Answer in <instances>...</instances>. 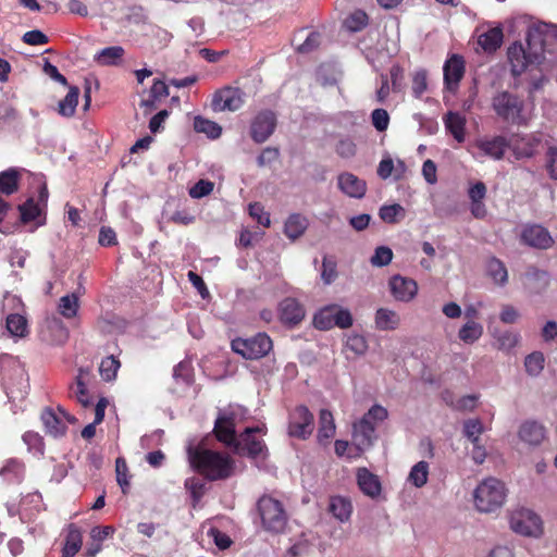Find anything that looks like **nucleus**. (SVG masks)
<instances>
[{
	"label": "nucleus",
	"mask_w": 557,
	"mask_h": 557,
	"mask_svg": "<svg viewBox=\"0 0 557 557\" xmlns=\"http://www.w3.org/2000/svg\"><path fill=\"white\" fill-rule=\"evenodd\" d=\"M244 414L240 406L231 407L230 412L222 413L215 421L214 432L219 441L231 446L240 455H248L257 458L263 455L264 444L256 437V433H261L262 428H247L237 440L235 436V424L238 417Z\"/></svg>",
	"instance_id": "nucleus-1"
},
{
	"label": "nucleus",
	"mask_w": 557,
	"mask_h": 557,
	"mask_svg": "<svg viewBox=\"0 0 557 557\" xmlns=\"http://www.w3.org/2000/svg\"><path fill=\"white\" fill-rule=\"evenodd\" d=\"M244 414L240 406L231 407L230 412L222 413L215 421L214 432L219 441L231 446L240 455H248L257 458L263 455L264 444L256 437V433H261L262 428H247L237 440L235 436V424L238 417Z\"/></svg>",
	"instance_id": "nucleus-2"
},
{
	"label": "nucleus",
	"mask_w": 557,
	"mask_h": 557,
	"mask_svg": "<svg viewBox=\"0 0 557 557\" xmlns=\"http://www.w3.org/2000/svg\"><path fill=\"white\" fill-rule=\"evenodd\" d=\"M548 27L545 23L529 26L527 34L529 52L520 42H515L508 48V60L513 76L521 75L530 65L541 62L545 44L544 36Z\"/></svg>",
	"instance_id": "nucleus-3"
},
{
	"label": "nucleus",
	"mask_w": 557,
	"mask_h": 557,
	"mask_svg": "<svg viewBox=\"0 0 557 557\" xmlns=\"http://www.w3.org/2000/svg\"><path fill=\"white\" fill-rule=\"evenodd\" d=\"M187 453L191 467L209 480H222L234 472V462L225 454L191 446Z\"/></svg>",
	"instance_id": "nucleus-4"
},
{
	"label": "nucleus",
	"mask_w": 557,
	"mask_h": 557,
	"mask_svg": "<svg viewBox=\"0 0 557 557\" xmlns=\"http://www.w3.org/2000/svg\"><path fill=\"white\" fill-rule=\"evenodd\" d=\"M388 418L385 407L373 405L359 420L352 424V442L359 450L369 449L376 441V429Z\"/></svg>",
	"instance_id": "nucleus-5"
},
{
	"label": "nucleus",
	"mask_w": 557,
	"mask_h": 557,
	"mask_svg": "<svg viewBox=\"0 0 557 557\" xmlns=\"http://www.w3.org/2000/svg\"><path fill=\"white\" fill-rule=\"evenodd\" d=\"M506 496L505 484L495 478H487L475 487L473 502L480 512L490 513L503 507Z\"/></svg>",
	"instance_id": "nucleus-6"
},
{
	"label": "nucleus",
	"mask_w": 557,
	"mask_h": 557,
	"mask_svg": "<svg viewBox=\"0 0 557 557\" xmlns=\"http://www.w3.org/2000/svg\"><path fill=\"white\" fill-rule=\"evenodd\" d=\"M493 108L498 116L516 125H524L531 119L523 100L508 91H502L493 98Z\"/></svg>",
	"instance_id": "nucleus-7"
},
{
	"label": "nucleus",
	"mask_w": 557,
	"mask_h": 557,
	"mask_svg": "<svg viewBox=\"0 0 557 557\" xmlns=\"http://www.w3.org/2000/svg\"><path fill=\"white\" fill-rule=\"evenodd\" d=\"M312 323L320 331H329L333 327L344 330L354 324V318L349 309L337 304H329L317 310Z\"/></svg>",
	"instance_id": "nucleus-8"
},
{
	"label": "nucleus",
	"mask_w": 557,
	"mask_h": 557,
	"mask_svg": "<svg viewBox=\"0 0 557 557\" xmlns=\"http://www.w3.org/2000/svg\"><path fill=\"white\" fill-rule=\"evenodd\" d=\"M509 148V140L502 135L482 136L476 138L468 147L473 159L483 162L485 159L499 161L505 157Z\"/></svg>",
	"instance_id": "nucleus-9"
},
{
	"label": "nucleus",
	"mask_w": 557,
	"mask_h": 557,
	"mask_svg": "<svg viewBox=\"0 0 557 557\" xmlns=\"http://www.w3.org/2000/svg\"><path fill=\"white\" fill-rule=\"evenodd\" d=\"M258 511L265 531L280 533L285 529L287 513L280 500L270 496H263L258 502Z\"/></svg>",
	"instance_id": "nucleus-10"
},
{
	"label": "nucleus",
	"mask_w": 557,
	"mask_h": 557,
	"mask_svg": "<svg viewBox=\"0 0 557 557\" xmlns=\"http://www.w3.org/2000/svg\"><path fill=\"white\" fill-rule=\"evenodd\" d=\"M510 529L520 535L539 537L543 533L541 517L533 510L524 507L513 509L509 515Z\"/></svg>",
	"instance_id": "nucleus-11"
},
{
	"label": "nucleus",
	"mask_w": 557,
	"mask_h": 557,
	"mask_svg": "<svg viewBox=\"0 0 557 557\" xmlns=\"http://www.w3.org/2000/svg\"><path fill=\"white\" fill-rule=\"evenodd\" d=\"M232 349L246 359H259L272 349V341L267 334L259 333L250 338L234 339Z\"/></svg>",
	"instance_id": "nucleus-12"
},
{
	"label": "nucleus",
	"mask_w": 557,
	"mask_h": 557,
	"mask_svg": "<svg viewBox=\"0 0 557 557\" xmlns=\"http://www.w3.org/2000/svg\"><path fill=\"white\" fill-rule=\"evenodd\" d=\"M313 414L305 406L296 407L288 419V435L298 440H307L313 432Z\"/></svg>",
	"instance_id": "nucleus-13"
},
{
	"label": "nucleus",
	"mask_w": 557,
	"mask_h": 557,
	"mask_svg": "<svg viewBox=\"0 0 557 557\" xmlns=\"http://www.w3.org/2000/svg\"><path fill=\"white\" fill-rule=\"evenodd\" d=\"M388 289L396 301L408 304L417 297L419 286L413 278L395 274L388 280Z\"/></svg>",
	"instance_id": "nucleus-14"
},
{
	"label": "nucleus",
	"mask_w": 557,
	"mask_h": 557,
	"mask_svg": "<svg viewBox=\"0 0 557 557\" xmlns=\"http://www.w3.org/2000/svg\"><path fill=\"white\" fill-rule=\"evenodd\" d=\"M41 420L48 434L53 437L62 436L66 432V423H74L76 419L69 414L64 409L58 411L45 409L41 413Z\"/></svg>",
	"instance_id": "nucleus-15"
},
{
	"label": "nucleus",
	"mask_w": 557,
	"mask_h": 557,
	"mask_svg": "<svg viewBox=\"0 0 557 557\" xmlns=\"http://www.w3.org/2000/svg\"><path fill=\"white\" fill-rule=\"evenodd\" d=\"M244 104V94L238 88L226 87L216 91L212 98L215 112L236 111Z\"/></svg>",
	"instance_id": "nucleus-16"
},
{
	"label": "nucleus",
	"mask_w": 557,
	"mask_h": 557,
	"mask_svg": "<svg viewBox=\"0 0 557 557\" xmlns=\"http://www.w3.org/2000/svg\"><path fill=\"white\" fill-rule=\"evenodd\" d=\"M276 117L271 111L260 112L250 126L251 137L256 143H264L274 132Z\"/></svg>",
	"instance_id": "nucleus-17"
},
{
	"label": "nucleus",
	"mask_w": 557,
	"mask_h": 557,
	"mask_svg": "<svg viewBox=\"0 0 557 557\" xmlns=\"http://www.w3.org/2000/svg\"><path fill=\"white\" fill-rule=\"evenodd\" d=\"M521 240L523 244L537 249H548L554 244L549 232L537 224L525 225L521 232Z\"/></svg>",
	"instance_id": "nucleus-18"
},
{
	"label": "nucleus",
	"mask_w": 557,
	"mask_h": 557,
	"mask_svg": "<svg viewBox=\"0 0 557 557\" xmlns=\"http://www.w3.org/2000/svg\"><path fill=\"white\" fill-rule=\"evenodd\" d=\"M337 186L344 195L350 198L361 199L367 193V183L349 172L338 175Z\"/></svg>",
	"instance_id": "nucleus-19"
},
{
	"label": "nucleus",
	"mask_w": 557,
	"mask_h": 557,
	"mask_svg": "<svg viewBox=\"0 0 557 557\" xmlns=\"http://www.w3.org/2000/svg\"><path fill=\"white\" fill-rule=\"evenodd\" d=\"M90 380L89 368H79L74 383L70 386V396L79 403L83 407L91 405V397L87 391V384Z\"/></svg>",
	"instance_id": "nucleus-20"
},
{
	"label": "nucleus",
	"mask_w": 557,
	"mask_h": 557,
	"mask_svg": "<svg viewBox=\"0 0 557 557\" xmlns=\"http://www.w3.org/2000/svg\"><path fill=\"white\" fill-rule=\"evenodd\" d=\"M357 483L360 491L371 499H376L381 496L382 484L376 474L369 471L367 468H359L356 473Z\"/></svg>",
	"instance_id": "nucleus-21"
},
{
	"label": "nucleus",
	"mask_w": 557,
	"mask_h": 557,
	"mask_svg": "<svg viewBox=\"0 0 557 557\" xmlns=\"http://www.w3.org/2000/svg\"><path fill=\"white\" fill-rule=\"evenodd\" d=\"M518 436L527 446L537 447L545 440L546 431L542 424L535 421H527L520 425Z\"/></svg>",
	"instance_id": "nucleus-22"
},
{
	"label": "nucleus",
	"mask_w": 557,
	"mask_h": 557,
	"mask_svg": "<svg viewBox=\"0 0 557 557\" xmlns=\"http://www.w3.org/2000/svg\"><path fill=\"white\" fill-rule=\"evenodd\" d=\"M401 324L400 314L391 308L381 307L374 313V326L379 331H395Z\"/></svg>",
	"instance_id": "nucleus-23"
},
{
	"label": "nucleus",
	"mask_w": 557,
	"mask_h": 557,
	"mask_svg": "<svg viewBox=\"0 0 557 557\" xmlns=\"http://www.w3.org/2000/svg\"><path fill=\"white\" fill-rule=\"evenodd\" d=\"M280 318L285 324H298L305 318V309L296 299L286 298L280 304Z\"/></svg>",
	"instance_id": "nucleus-24"
},
{
	"label": "nucleus",
	"mask_w": 557,
	"mask_h": 557,
	"mask_svg": "<svg viewBox=\"0 0 557 557\" xmlns=\"http://www.w3.org/2000/svg\"><path fill=\"white\" fill-rule=\"evenodd\" d=\"M335 433L336 425L332 412L327 409H322L319 414L318 443L322 446L329 445Z\"/></svg>",
	"instance_id": "nucleus-25"
},
{
	"label": "nucleus",
	"mask_w": 557,
	"mask_h": 557,
	"mask_svg": "<svg viewBox=\"0 0 557 557\" xmlns=\"http://www.w3.org/2000/svg\"><path fill=\"white\" fill-rule=\"evenodd\" d=\"M42 336L51 344L60 345L67 339L69 331L60 319L51 318L42 327Z\"/></svg>",
	"instance_id": "nucleus-26"
},
{
	"label": "nucleus",
	"mask_w": 557,
	"mask_h": 557,
	"mask_svg": "<svg viewBox=\"0 0 557 557\" xmlns=\"http://www.w3.org/2000/svg\"><path fill=\"white\" fill-rule=\"evenodd\" d=\"M443 122L446 131L451 134V136L458 143H463L466 139V124L467 119L459 112L449 111L443 117Z\"/></svg>",
	"instance_id": "nucleus-27"
},
{
	"label": "nucleus",
	"mask_w": 557,
	"mask_h": 557,
	"mask_svg": "<svg viewBox=\"0 0 557 557\" xmlns=\"http://www.w3.org/2000/svg\"><path fill=\"white\" fill-rule=\"evenodd\" d=\"M465 65L461 58L454 55L444 65V81L447 88L454 90L461 79Z\"/></svg>",
	"instance_id": "nucleus-28"
},
{
	"label": "nucleus",
	"mask_w": 557,
	"mask_h": 557,
	"mask_svg": "<svg viewBox=\"0 0 557 557\" xmlns=\"http://www.w3.org/2000/svg\"><path fill=\"white\" fill-rule=\"evenodd\" d=\"M329 511L336 520L347 522L352 513V504L347 497L333 496L330 498Z\"/></svg>",
	"instance_id": "nucleus-29"
},
{
	"label": "nucleus",
	"mask_w": 557,
	"mask_h": 557,
	"mask_svg": "<svg viewBox=\"0 0 557 557\" xmlns=\"http://www.w3.org/2000/svg\"><path fill=\"white\" fill-rule=\"evenodd\" d=\"M537 143L532 137L516 135L509 140V148L512 149L518 159L527 158L534 153Z\"/></svg>",
	"instance_id": "nucleus-30"
},
{
	"label": "nucleus",
	"mask_w": 557,
	"mask_h": 557,
	"mask_svg": "<svg viewBox=\"0 0 557 557\" xmlns=\"http://www.w3.org/2000/svg\"><path fill=\"white\" fill-rule=\"evenodd\" d=\"M483 331V325L480 322L467 320L458 331V338L462 343L471 345L482 337Z\"/></svg>",
	"instance_id": "nucleus-31"
},
{
	"label": "nucleus",
	"mask_w": 557,
	"mask_h": 557,
	"mask_svg": "<svg viewBox=\"0 0 557 557\" xmlns=\"http://www.w3.org/2000/svg\"><path fill=\"white\" fill-rule=\"evenodd\" d=\"M124 49L121 46H112L107 47L99 52H97L94 57V60L103 66L108 65H116L121 62L124 55Z\"/></svg>",
	"instance_id": "nucleus-32"
},
{
	"label": "nucleus",
	"mask_w": 557,
	"mask_h": 557,
	"mask_svg": "<svg viewBox=\"0 0 557 557\" xmlns=\"http://www.w3.org/2000/svg\"><path fill=\"white\" fill-rule=\"evenodd\" d=\"M18 209L24 223L36 221V226L45 223V219L41 218L42 208L38 202H35L34 199H28L21 205Z\"/></svg>",
	"instance_id": "nucleus-33"
},
{
	"label": "nucleus",
	"mask_w": 557,
	"mask_h": 557,
	"mask_svg": "<svg viewBox=\"0 0 557 557\" xmlns=\"http://www.w3.org/2000/svg\"><path fill=\"white\" fill-rule=\"evenodd\" d=\"M308 221L300 214H292L287 218L284 226L285 235L290 239H297L307 230Z\"/></svg>",
	"instance_id": "nucleus-34"
},
{
	"label": "nucleus",
	"mask_w": 557,
	"mask_h": 557,
	"mask_svg": "<svg viewBox=\"0 0 557 557\" xmlns=\"http://www.w3.org/2000/svg\"><path fill=\"white\" fill-rule=\"evenodd\" d=\"M57 308L63 318L73 319L79 309V297L75 293L66 294L60 298Z\"/></svg>",
	"instance_id": "nucleus-35"
},
{
	"label": "nucleus",
	"mask_w": 557,
	"mask_h": 557,
	"mask_svg": "<svg viewBox=\"0 0 557 557\" xmlns=\"http://www.w3.org/2000/svg\"><path fill=\"white\" fill-rule=\"evenodd\" d=\"M486 274L497 285H505L508 281V272L505 264L496 259L491 258L486 262Z\"/></svg>",
	"instance_id": "nucleus-36"
},
{
	"label": "nucleus",
	"mask_w": 557,
	"mask_h": 557,
	"mask_svg": "<svg viewBox=\"0 0 557 557\" xmlns=\"http://www.w3.org/2000/svg\"><path fill=\"white\" fill-rule=\"evenodd\" d=\"M21 170L11 168L0 173V193L11 195L17 190Z\"/></svg>",
	"instance_id": "nucleus-37"
},
{
	"label": "nucleus",
	"mask_w": 557,
	"mask_h": 557,
	"mask_svg": "<svg viewBox=\"0 0 557 557\" xmlns=\"http://www.w3.org/2000/svg\"><path fill=\"white\" fill-rule=\"evenodd\" d=\"M484 431L485 428L483 422L478 418L467 419L463 421L462 433L471 444L476 445L478 443H481Z\"/></svg>",
	"instance_id": "nucleus-38"
},
{
	"label": "nucleus",
	"mask_w": 557,
	"mask_h": 557,
	"mask_svg": "<svg viewBox=\"0 0 557 557\" xmlns=\"http://www.w3.org/2000/svg\"><path fill=\"white\" fill-rule=\"evenodd\" d=\"M429 463L424 460L417 462L409 471L407 481L417 488L424 486L429 479Z\"/></svg>",
	"instance_id": "nucleus-39"
},
{
	"label": "nucleus",
	"mask_w": 557,
	"mask_h": 557,
	"mask_svg": "<svg viewBox=\"0 0 557 557\" xmlns=\"http://www.w3.org/2000/svg\"><path fill=\"white\" fill-rule=\"evenodd\" d=\"M380 219L388 224H396L405 219L406 209L399 203L384 205L379 210Z\"/></svg>",
	"instance_id": "nucleus-40"
},
{
	"label": "nucleus",
	"mask_w": 557,
	"mask_h": 557,
	"mask_svg": "<svg viewBox=\"0 0 557 557\" xmlns=\"http://www.w3.org/2000/svg\"><path fill=\"white\" fill-rule=\"evenodd\" d=\"M82 543L83 536L81 531L75 527H71L65 539L62 557H74L81 549Z\"/></svg>",
	"instance_id": "nucleus-41"
},
{
	"label": "nucleus",
	"mask_w": 557,
	"mask_h": 557,
	"mask_svg": "<svg viewBox=\"0 0 557 557\" xmlns=\"http://www.w3.org/2000/svg\"><path fill=\"white\" fill-rule=\"evenodd\" d=\"M109 401L107 398H100L95 408V420L94 422L87 424L83 431L82 436L86 440H90L96 434V425L101 423L104 418L106 408L108 407Z\"/></svg>",
	"instance_id": "nucleus-42"
},
{
	"label": "nucleus",
	"mask_w": 557,
	"mask_h": 557,
	"mask_svg": "<svg viewBox=\"0 0 557 557\" xmlns=\"http://www.w3.org/2000/svg\"><path fill=\"white\" fill-rule=\"evenodd\" d=\"M194 128L197 133L206 134L211 139H216L222 134V127L218 123L202 116L195 117Z\"/></svg>",
	"instance_id": "nucleus-43"
},
{
	"label": "nucleus",
	"mask_w": 557,
	"mask_h": 557,
	"mask_svg": "<svg viewBox=\"0 0 557 557\" xmlns=\"http://www.w3.org/2000/svg\"><path fill=\"white\" fill-rule=\"evenodd\" d=\"M503 42V32L499 27L490 29L479 37V45L485 51H495Z\"/></svg>",
	"instance_id": "nucleus-44"
},
{
	"label": "nucleus",
	"mask_w": 557,
	"mask_h": 557,
	"mask_svg": "<svg viewBox=\"0 0 557 557\" xmlns=\"http://www.w3.org/2000/svg\"><path fill=\"white\" fill-rule=\"evenodd\" d=\"M79 89L75 86L70 87L67 95L59 102V113L63 116H72L78 103Z\"/></svg>",
	"instance_id": "nucleus-45"
},
{
	"label": "nucleus",
	"mask_w": 557,
	"mask_h": 557,
	"mask_svg": "<svg viewBox=\"0 0 557 557\" xmlns=\"http://www.w3.org/2000/svg\"><path fill=\"white\" fill-rule=\"evenodd\" d=\"M7 330L15 337H24L27 332V321L18 313H11L7 317Z\"/></svg>",
	"instance_id": "nucleus-46"
},
{
	"label": "nucleus",
	"mask_w": 557,
	"mask_h": 557,
	"mask_svg": "<svg viewBox=\"0 0 557 557\" xmlns=\"http://www.w3.org/2000/svg\"><path fill=\"white\" fill-rule=\"evenodd\" d=\"M345 349L355 356H362L368 350V342L364 336L351 333L346 336Z\"/></svg>",
	"instance_id": "nucleus-47"
},
{
	"label": "nucleus",
	"mask_w": 557,
	"mask_h": 557,
	"mask_svg": "<svg viewBox=\"0 0 557 557\" xmlns=\"http://www.w3.org/2000/svg\"><path fill=\"white\" fill-rule=\"evenodd\" d=\"M545 358L543 352L533 351L524 359V368L529 375L537 376L544 369Z\"/></svg>",
	"instance_id": "nucleus-48"
},
{
	"label": "nucleus",
	"mask_w": 557,
	"mask_h": 557,
	"mask_svg": "<svg viewBox=\"0 0 557 557\" xmlns=\"http://www.w3.org/2000/svg\"><path fill=\"white\" fill-rule=\"evenodd\" d=\"M496 339L497 348L502 351L509 352L512 350L520 342V334L517 332L506 331L494 335Z\"/></svg>",
	"instance_id": "nucleus-49"
},
{
	"label": "nucleus",
	"mask_w": 557,
	"mask_h": 557,
	"mask_svg": "<svg viewBox=\"0 0 557 557\" xmlns=\"http://www.w3.org/2000/svg\"><path fill=\"white\" fill-rule=\"evenodd\" d=\"M120 361L115 359L113 356H109L102 359L99 372L101 377L104 381H112L115 379L117 370L120 369Z\"/></svg>",
	"instance_id": "nucleus-50"
},
{
	"label": "nucleus",
	"mask_w": 557,
	"mask_h": 557,
	"mask_svg": "<svg viewBox=\"0 0 557 557\" xmlns=\"http://www.w3.org/2000/svg\"><path fill=\"white\" fill-rule=\"evenodd\" d=\"M23 474L22 465L14 459L8 460L1 468L0 475L8 481H18Z\"/></svg>",
	"instance_id": "nucleus-51"
},
{
	"label": "nucleus",
	"mask_w": 557,
	"mask_h": 557,
	"mask_svg": "<svg viewBox=\"0 0 557 557\" xmlns=\"http://www.w3.org/2000/svg\"><path fill=\"white\" fill-rule=\"evenodd\" d=\"M393 259V251L386 246H380L375 249L370 262L373 267H385L391 263Z\"/></svg>",
	"instance_id": "nucleus-52"
},
{
	"label": "nucleus",
	"mask_w": 557,
	"mask_h": 557,
	"mask_svg": "<svg viewBox=\"0 0 557 557\" xmlns=\"http://www.w3.org/2000/svg\"><path fill=\"white\" fill-rule=\"evenodd\" d=\"M127 465L124 459L117 458L115 461V472H116V481L117 484L121 486L122 492L124 494L127 493L129 487V480L127 474Z\"/></svg>",
	"instance_id": "nucleus-53"
},
{
	"label": "nucleus",
	"mask_w": 557,
	"mask_h": 557,
	"mask_svg": "<svg viewBox=\"0 0 557 557\" xmlns=\"http://www.w3.org/2000/svg\"><path fill=\"white\" fill-rule=\"evenodd\" d=\"M368 24V16L363 11H355L345 21L346 27L351 32H359Z\"/></svg>",
	"instance_id": "nucleus-54"
},
{
	"label": "nucleus",
	"mask_w": 557,
	"mask_h": 557,
	"mask_svg": "<svg viewBox=\"0 0 557 557\" xmlns=\"http://www.w3.org/2000/svg\"><path fill=\"white\" fill-rule=\"evenodd\" d=\"M249 214L252 219L257 220L259 224L269 227L271 224L270 214L264 210V207L259 202L249 205Z\"/></svg>",
	"instance_id": "nucleus-55"
},
{
	"label": "nucleus",
	"mask_w": 557,
	"mask_h": 557,
	"mask_svg": "<svg viewBox=\"0 0 557 557\" xmlns=\"http://www.w3.org/2000/svg\"><path fill=\"white\" fill-rule=\"evenodd\" d=\"M214 184L207 180L198 181L193 187L189 189V196L194 199H200L205 196H208L212 193Z\"/></svg>",
	"instance_id": "nucleus-56"
},
{
	"label": "nucleus",
	"mask_w": 557,
	"mask_h": 557,
	"mask_svg": "<svg viewBox=\"0 0 557 557\" xmlns=\"http://www.w3.org/2000/svg\"><path fill=\"white\" fill-rule=\"evenodd\" d=\"M185 486L190 492L194 506H196L203 495L205 484L199 479L189 478L185 481Z\"/></svg>",
	"instance_id": "nucleus-57"
},
{
	"label": "nucleus",
	"mask_w": 557,
	"mask_h": 557,
	"mask_svg": "<svg viewBox=\"0 0 557 557\" xmlns=\"http://www.w3.org/2000/svg\"><path fill=\"white\" fill-rule=\"evenodd\" d=\"M337 276L336 264L334 261L324 258L322 262L321 278L325 285L332 284Z\"/></svg>",
	"instance_id": "nucleus-58"
},
{
	"label": "nucleus",
	"mask_w": 557,
	"mask_h": 557,
	"mask_svg": "<svg viewBox=\"0 0 557 557\" xmlns=\"http://www.w3.org/2000/svg\"><path fill=\"white\" fill-rule=\"evenodd\" d=\"M320 34L310 32L306 35L304 42L297 45V50L301 53H309L320 45Z\"/></svg>",
	"instance_id": "nucleus-59"
},
{
	"label": "nucleus",
	"mask_w": 557,
	"mask_h": 557,
	"mask_svg": "<svg viewBox=\"0 0 557 557\" xmlns=\"http://www.w3.org/2000/svg\"><path fill=\"white\" fill-rule=\"evenodd\" d=\"M371 120H372V124L376 128V131L383 132V131L387 129L388 124H389V115L386 110H384V109L373 110V112L371 114Z\"/></svg>",
	"instance_id": "nucleus-60"
},
{
	"label": "nucleus",
	"mask_w": 557,
	"mask_h": 557,
	"mask_svg": "<svg viewBox=\"0 0 557 557\" xmlns=\"http://www.w3.org/2000/svg\"><path fill=\"white\" fill-rule=\"evenodd\" d=\"M23 41L30 46H41L48 42V37L42 32L34 29L23 35Z\"/></svg>",
	"instance_id": "nucleus-61"
},
{
	"label": "nucleus",
	"mask_w": 557,
	"mask_h": 557,
	"mask_svg": "<svg viewBox=\"0 0 557 557\" xmlns=\"http://www.w3.org/2000/svg\"><path fill=\"white\" fill-rule=\"evenodd\" d=\"M114 533V528L110 525L106 527H95L90 531V540L94 543H102L106 539L111 536Z\"/></svg>",
	"instance_id": "nucleus-62"
},
{
	"label": "nucleus",
	"mask_w": 557,
	"mask_h": 557,
	"mask_svg": "<svg viewBox=\"0 0 557 557\" xmlns=\"http://www.w3.org/2000/svg\"><path fill=\"white\" fill-rule=\"evenodd\" d=\"M436 172V164L432 160L428 159L423 162L422 175L430 185H434L437 182Z\"/></svg>",
	"instance_id": "nucleus-63"
},
{
	"label": "nucleus",
	"mask_w": 557,
	"mask_h": 557,
	"mask_svg": "<svg viewBox=\"0 0 557 557\" xmlns=\"http://www.w3.org/2000/svg\"><path fill=\"white\" fill-rule=\"evenodd\" d=\"M519 318V311L509 305L504 306L499 314L500 321L506 324H513L518 322Z\"/></svg>",
	"instance_id": "nucleus-64"
}]
</instances>
